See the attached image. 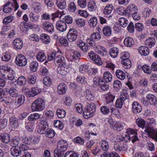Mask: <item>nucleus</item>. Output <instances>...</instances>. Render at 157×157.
Returning <instances> with one entry per match:
<instances>
[{"label": "nucleus", "mask_w": 157, "mask_h": 157, "mask_svg": "<svg viewBox=\"0 0 157 157\" xmlns=\"http://www.w3.org/2000/svg\"><path fill=\"white\" fill-rule=\"evenodd\" d=\"M112 76L111 73L108 71H105L103 74V80L106 82H109L111 81Z\"/></svg>", "instance_id": "nucleus-24"}, {"label": "nucleus", "mask_w": 157, "mask_h": 157, "mask_svg": "<svg viewBox=\"0 0 157 157\" xmlns=\"http://www.w3.org/2000/svg\"><path fill=\"white\" fill-rule=\"evenodd\" d=\"M88 56L96 64L99 65H102V63L101 58L94 52L91 51L88 53Z\"/></svg>", "instance_id": "nucleus-9"}, {"label": "nucleus", "mask_w": 157, "mask_h": 157, "mask_svg": "<svg viewBox=\"0 0 157 157\" xmlns=\"http://www.w3.org/2000/svg\"><path fill=\"white\" fill-rule=\"evenodd\" d=\"M15 63L17 66L23 67L27 63V60L25 57L21 54L18 55L15 59Z\"/></svg>", "instance_id": "nucleus-6"}, {"label": "nucleus", "mask_w": 157, "mask_h": 157, "mask_svg": "<svg viewBox=\"0 0 157 157\" xmlns=\"http://www.w3.org/2000/svg\"><path fill=\"white\" fill-rule=\"evenodd\" d=\"M45 135L47 137L49 138H52L55 136V132L52 129H48L46 131Z\"/></svg>", "instance_id": "nucleus-52"}, {"label": "nucleus", "mask_w": 157, "mask_h": 157, "mask_svg": "<svg viewBox=\"0 0 157 157\" xmlns=\"http://www.w3.org/2000/svg\"><path fill=\"white\" fill-rule=\"evenodd\" d=\"M41 115L38 113H34L30 114L28 117V120L31 121H36L40 118Z\"/></svg>", "instance_id": "nucleus-43"}, {"label": "nucleus", "mask_w": 157, "mask_h": 157, "mask_svg": "<svg viewBox=\"0 0 157 157\" xmlns=\"http://www.w3.org/2000/svg\"><path fill=\"white\" fill-rule=\"evenodd\" d=\"M101 38V36L99 33H94L90 35L89 38H87V41L90 46L94 47L95 45V42L100 40Z\"/></svg>", "instance_id": "nucleus-5"}, {"label": "nucleus", "mask_w": 157, "mask_h": 157, "mask_svg": "<svg viewBox=\"0 0 157 157\" xmlns=\"http://www.w3.org/2000/svg\"><path fill=\"white\" fill-rule=\"evenodd\" d=\"M56 62L57 63H60V64H62L63 63H66L64 57L58 55L57 54L55 59V62Z\"/></svg>", "instance_id": "nucleus-56"}, {"label": "nucleus", "mask_w": 157, "mask_h": 157, "mask_svg": "<svg viewBox=\"0 0 157 157\" xmlns=\"http://www.w3.org/2000/svg\"><path fill=\"white\" fill-rule=\"evenodd\" d=\"M136 123L138 127L142 128L147 135L155 141L157 142V130L152 127L145 126L144 121L141 118H138L136 120Z\"/></svg>", "instance_id": "nucleus-1"}, {"label": "nucleus", "mask_w": 157, "mask_h": 157, "mask_svg": "<svg viewBox=\"0 0 157 157\" xmlns=\"http://www.w3.org/2000/svg\"><path fill=\"white\" fill-rule=\"evenodd\" d=\"M3 61H8L11 59V55L9 52L3 53L1 57Z\"/></svg>", "instance_id": "nucleus-54"}, {"label": "nucleus", "mask_w": 157, "mask_h": 157, "mask_svg": "<svg viewBox=\"0 0 157 157\" xmlns=\"http://www.w3.org/2000/svg\"><path fill=\"white\" fill-rule=\"evenodd\" d=\"M67 90L66 85L64 83H61L58 86V93L60 94H64Z\"/></svg>", "instance_id": "nucleus-19"}, {"label": "nucleus", "mask_w": 157, "mask_h": 157, "mask_svg": "<svg viewBox=\"0 0 157 157\" xmlns=\"http://www.w3.org/2000/svg\"><path fill=\"white\" fill-rule=\"evenodd\" d=\"M6 90V92H9L10 95L13 97L16 98L19 94L18 91L14 87H11L10 89H7Z\"/></svg>", "instance_id": "nucleus-23"}, {"label": "nucleus", "mask_w": 157, "mask_h": 157, "mask_svg": "<svg viewBox=\"0 0 157 157\" xmlns=\"http://www.w3.org/2000/svg\"><path fill=\"white\" fill-rule=\"evenodd\" d=\"M119 53V49L116 47H113L109 50V55L111 57L113 58L117 57Z\"/></svg>", "instance_id": "nucleus-30"}, {"label": "nucleus", "mask_w": 157, "mask_h": 157, "mask_svg": "<svg viewBox=\"0 0 157 157\" xmlns=\"http://www.w3.org/2000/svg\"><path fill=\"white\" fill-rule=\"evenodd\" d=\"M17 97L16 99L15 104L18 107H19L24 103L25 99V97L23 95L19 94Z\"/></svg>", "instance_id": "nucleus-20"}, {"label": "nucleus", "mask_w": 157, "mask_h": 157, "mask_svg": "<svg viewBox=\"0 0 157 157\" xmlns=\"http://www.w3.org/2000/svg\"><path fill=\"white\" fill-rule=\"evenodd\" d=\"M45 102L41 98H39L35 100L31 106L33 111H40L43 110L45 107Z\"/></svg>", "instance_id": "nucleus-3"}, {"label": "nucleus", "mask_w": 157, "mask_h": 157, "mask_svg": "<svg viewBox=\"0 0 157 157\" xmlns=\"http://www.w3.org/2000/svg\"><path fill=\"white\" fill-rule=\"evenodd\" d=\"M76 24L79 27L83 26L85 25V21L82 19H78L76 20Z\"/></svg>", "instance_id": "nucleus-61"}, {"label": "nucleus", "mask_w": 157, "mask_h": 157, "mask_svg": "<svg viewBox=\"0 0 157 157\" xmlns=\"http://www.w3.org/2000/svg\"><path fill=\"white\" fill-rule=\"evenodd\" d=\"M13 46L15 49H21L23 45V42L20 39H16L13 42Z\"/></svg>", "instance_id": "nucleus-21"}, {"label": "nucleus", "mask_w": 157, "mask_h": 157, "mask_svg": "<svg viewBox=\"0 0 157 157\" xmlns=\"http://www.w3.org/2000/svg\"><path fill=\"white\" fill-rule=\"evenodd\" d=\"M119 24L123 27H126L128 24V21L124 17L120 18L119 19Z\"/></svg>", "instance_id": "nucleus-49"}, {"label": "nucleus", "mask_w": 157, "mask_h": 157, "mask_svg": "<svg viewBox=\"0 0 157 157\" xmlns=\"http://www.w3.org/2000/svg\"><path fill=\"white\" fill-rule=\"evenodd\" d=\"M36 58L37 60L40 62H43L46 59L45 54L43 52H39L37 54Z\"/></svg>", "instance_id": "nucleus-37"}, {"label": "nucleus", "mask_w": 157, "mask_h": 157, "mask_svg": "<svg viewBox=\"0 0 157 157\" xmlns=\"http://www.w3.org/2000/svg\"><path fill=\"white\" fill-rule=\"evenodd\" d=\"M40 39L42 42L45 44H48L50 43V41L49 36L45 33H43L41 35Z\"/></svg>", "instance_id": "nucleus-35"}, {"label": "nucleus", "mask_w": 157, "mask_h": 157, "mask_svg": "<svg viewBox=\"0 0 157 157\" xmlns=\"http://www.w3.org/2000/svg\"><path fill=\"white\" fill-rule=\"evenodd\" d=\"M146 98L151 105L155 106L157 104L156 97L154 94H147L146 96Z\"/></svg>", "instance_id": "nucleus-16"}, {"label": "nucleus", "mask_w": 157, "mask_h": 157, "mask_svg": "<svg viewBox=\"0 0 157 157\" xmlns=\"http://www.w3.org/2000/svg\"><path fill=\"white\" fill-rule=\"evenodd\" d=\"M40 91L41 89L38 87H33L29 92L28 95L30 97H34L39 94Z\"/></svg>", "instance_id": "nucleus-22"}, {"label": "nucleus", "mask_w": 157, "mask_h": 157, "mask_svg": "<svg viewBox=\"0 0 157 157\" xmlns=\"http://www.w3.org/2000/svg\"><path fill=\"white\" fill-rule=\"evenodd\" d=\"M8 69V71L3 74V77L5 79L12 80L14 79V77L13 75L14 71L10 67Z\"/></svg>", "instance_id": "nucleus-15"}, {"label": "nucleus", "mask_w": 157, "mask_h": 157, "mask_svg": "<svg viewBox=\"0 0 157 157\" xmlns=\"http://www.w3.org/2000/svg\"><path fill=\"white\" fill-rule=\"evenodd\" d=\"M113 128L115 130L119 131L123 129V126L119 122L115 121Z\"/></svg>", "instance_id": "nucleus-60"}, {"label": "nucleus", "mask_w": 157, "mask_h": 157, "mask_svg": "<svg viewBox=\"0 0 157 157\" xmlns=\"http://www.w3.org/2000/svg\"><path fill=\"white\" fill-rule=\"evenodd\" d=\"M113 148L116 151L119 152L126 151L128 149V147L126 144L118 142L114 144Z\"/></svg>", "instance_id": "nucleus-11"}, {"label": "nucleus", "mask_w": 157, "mask_h": 157, "mask_svg": "<svg viewBox=\"0 0 157 157\" xmlns=\"http://www.w3.org/2000/svg\"><path fill=\"white\" fill-rule=\"evenodd\" d=\"M124 43L125 46L130 47L134 44V41L132 38L127 37L124 39Z\"/></svg>", "instance_id": "nucleus-32"}, {"label": "nucleus", "mask_w": 157, "mask_h": 157, "mask_svg": "<svg viewBox=\"0 0 157 157\" xmlns=\"http://www.w3.org/2000/svg\"><path fill=\"white\" fill-rule=\"evenodd\" d=\"M9 121L12 127L17 128L19 125L18 120L13 115L10 117Z\"/></svg>", "instance_id": "nucleus-17"}, {"label": "nucleus", "mask_w": 157, "mask_h": 157, "mask_svg": "<svg viewBox=\"0 0 157 157\" xmlns=\"http://www.w3.org/2000/svg\"><path fill=\"white\" fill-rule=\"evenodd\" d=\"M2 101L4 102L7 105H11L14 102L12 98L10 96L5 97L2 100Z\"/></svg>", "instance_id": "nucleus-58"}, {"label": "nucleus", "mask_w": 157, "mask_h": 157, "mask_svg": "<svg viewBox=\"0 0 157 157\" xmlns=\"http://www.w3.org/2000/svg\"><path fill=\"white\" fill-rule=\"evenodd\" d=\"M36 77L34 75H29L27 77L28 82L30 85L35 84L36 82Z\"/></svg>", "instance_id": "nucleus-40"}, {"label": "nucleus", "mask_w": 157, "mask_h": 157, "mask_svg": "<svg viewBox=\"0 0 157 157\" xmlns=\"http://www.w3.org/2000/svg\"><path fill=\"white\" fill-rule=\"evenodd\" d=\"M100 144L104 151H106L109 149V144L106 140H101L100 143Z\"/></svg>", "instance_id": "nucleus-45"}, {"label": "nucleus", "mask_w": 157, "mask_h": 157, "mask_svg": "<svg viewBox=\"0 0 157 157\" xmlns=\"http://www.w3.org/2000/svg\"><path fill=\"white\" fill-rule=\"evenodd\" d=\"M57 116L59 118H64L66 116L65 111L63 109H57L56 111Z\"/></svg>", "instance_id": "nucleus-51"}, {"label": "nucleus", "mask_w": 157, "mask_h": 157, "mask_svg": "<svg viewBox=\"0 0 157 157\" xmlns=\"http://www.w3.org/2000/svg\"><path fill=\"white\" fill-rule=\"evenodd\" d=\"M37 123L40 124V127H48V125L45 118L42 117L37 121Z\"/></svg>", "instance_id": "nucleus-48"}, {"label": "nucleus", "mask_w": 157, "mask_h": 157, "mask_svg": "<svg viewBox=\"0 0 157 157\" xmlns=\"http://www.w3.org/2000/svg\"><path fill=\"white\" fill-rule=\"evenodd\" d=\"M43 82L44 85L47 86H49L52 84L51 80L49 77H45L43 79Z\"/></svg>", "instance_id": "nucleus-59"}, {"label": "nucleus", "mask_w": 157, "mask_h": 157, "mask_svg": "<svg viewBox=\"0 0 157 157\" xmlns=\"http://www.w3.org/2000/svg\"><path fill=\"white\" fill-rule=\"evenodd\" d=\"M26 78L23 76H20L17 80L18 84L21 86L25 85L26 84Z\"/></svg>", "instance_id": "nucleus-44"}, {"label": "nucleus", "mask_w": 157, "mask_h": 157, "mask_svg": "<svg viewBox=\"0 0 157 157\" xmlns=\"http://www.w3.org/2000/svg\"><path fill=\"white\" fill-rule=\"evenodd\" d=\"M41 25L44 30L50 33L54 32V27L53 25L48 21H45L43 22Z\"/></svg>", "instance_id": "nucleus-12"}, {"label": "nucleus", "mask_w": 157, "mask_h": 157, "mask_svg": "<svg viewBox=\"0 0 157 157\" xmlns=\"http://www.w3.org/2000/svg\"><path fill=\"white\" fill-rule=\"evenodd\" d=\"M56 27L58 30L62 32L66 30L67 26L65 22L60 20L56 22Z\"/></svg>", "instance_id": "nucleus-10"}, {"label": "nucleus", "mask_w": 157, "mask_h": 157, "mask_svg": "<svg viewBox=\"0 0 157 157\" xmlns=\"http://www.w3.org/2000/svg\"><path fill=\"white\" fill-rule=\"evenodd\" d=\"M129 14H132L137 11V8L134 5H130L128 6Z\"/></svg>", "instance_id": "nucleus-50"}, {"label": "nucleus", "mask_w": 157, "mask_h": 157, "mask_svg": "<svg viewBox=\"0 0 157 157\" xmlns=\"http://www.w3.org/2000/svg\"><path fill=\"white\" fill-rule=\"evenodd\" d=\"M56 4L61 9L65 8L66 6V3L64 0H56Z\"/></svg>", "instance_id": "nucleus-47"}, {"label": "nucleus", "mask_w": 157, "mask_h": 157, "mask_svg": "<svg viewBox=\"0 0 157 157\" xmlns=\"http://www.w3.org/2000/svg\"><path fill=\"white\" fill-rule=\"evenodd\" d=\"M57 72L58 74L62 75H66L69 72L68 66L66 63H63L59 65L57 69Z\"/></svg>", "instance_id": "nucleus-7"}, {"label": "nucleus", "mask_w": 157, "mask_h": 157, "mask_svg": "<svg viewBox=\"0 0 157 157\" xmlns=\"http://www.w3.org/2000/svg\"><path fill=\"white\" fill-rule=\"evenodd\" d=\"M113 9V6L111 4H108L103 10V13L105 14H109L111 13Z\"/></svg>", "instance_id": "nucleus-39"}, {"label": "nucleus", "mask_w": 157, "mask_h": 157, "mask_svg": "<svg viewBox=\"0 0 157 157\" xmlns=\"http://www.w3.org/2000/svg\"><path fill=\"white\" fill-rule=\"evenodd\" d=\"M89 23L91 27H94L97 25L98 20L95 17H91L89 20Z\"/></svg>", "instance_id": "nucleus-53"}, {"label": "nucleus", "mask_w": 157, "mask_h": 157, "mask_svg": "<svg viewBox=\"0 0 157 157\" xmlns=\"http://www.w3.org/2000/svg\"><path fill=\"white\" fill-rule=\"evenodd\" d=\"M96 105L94 104H91L87 105L83 111V116L85 118L92 117L95 111Z\"/></svg>", "instance_id": "nucleus-4"}, {"label": "nucleus", "mask_w": 157, "mask_h": 157, "mask_svg": "<svg viewBox=\"0 0 157 157\" xmlns=\"http://www.w3.org/2000/svg\"><path fill=\"white\" fill-rule=\"evenodd\" d=\"M29 16L31 21L33 22L36 23L39 19L40 16L33 12H31Z\"/></svg>", "instance_id": "nucleus-38"}, {"label": "nucleus", "mask_w": 157, "mask_h": 157, "mask_svg": "<svg viewBox=\"0 0 157 157\" xmlns=\"http://www.w3.org/2000/svg\"><path fill=\"white\" fill-rule=\"evenodd\" d=\"M64 157H78V155L74 151H67L64 154Z\"/></svg>", "instance_id": "nucleus-57"}, {"label": "nucleus", "mask_w": 157, "mask_h": 157, "mask_svg": "<svg viewBox=\"0 0 157 157\" xmlns=\"http://www.w3.org/2000/svg\"><path fill=\"white\" fill-rule=\"evenodd\" d=\"M98 50L96 52L102 56H105L107 55V50L104 47L98 46L97 47Z\"/></svg>", "instance_id": "nucleus-31"}, {"label": "nucleus", "mask_w": 157, "mask_h": 157, "mask_svg": "<svg viewBox=\"0 0 157 157\" xmlns=\"http://www.w3.org/2000/svg\"><path fill=\"white\" fill-rule=\"evenodd\" d=\"M126 132L128 133V135L131 137V140L133 143L138 140V139L137 136V130L136 129H132L129 128H128Z\"/></svg>", "instance_id": "nucleus-13"}, {"label": "nucleus", "mask_w": 157, "mask_h": 157, "mask_svg": "<svg viewBox=\"0 0 157 157\" xmlns=\"http://www.w3.org/2000/svg\"><path fill=\"white\" fill-rule=\"evenodd\" d=\"M124 102V101L121 98H119L117 99L116 102V106L117 107L121 108Z\"/></svg>", "instance_id": "nucleus-62"}, {"label": "nucleus", "mask_w": 157, "mask_h": 157, "mask_svg": "<svg viewBox=\"0 0 157 157\" xmlns=\"http://www.w3.org/2000/svg\"><path fill=\"white\" fill-rule=\"evenodd\" d=\"M0 139L2 142L5 143H8L10 140L9 135L4 132L1 134L0 136Z\"/></svg>", "instance_id": "nucleus-28"}, {"label": "nucleus", "mask_w": 157, "mask_h": 157, "mask_svg": "<svg viewBox=\"0 0 157 157\" xmlns=\"http://www.w3.org/2000/svg\"><path fill=\"white\" fill-rule=\"evenodd\" d=\"M107 83L104 82L102 78H100L98 80V84L103 91H106L108 89L109 85Z\"/></svg>", "instance_id": "nucleus-26"}, {"label": "nucleus", "mask_w": 157, "mask_h": 157, "mask_svg": "<svg viewBox=\"0 0 157 157\" xmlns=\"http://www.w3.org/2000/svg\"><path fill=\"white\" fill-rule=\"evenodd\" d=\"M155 43L156 41L155 38L153 37L148 38L145 42V44L150 48L154 46Z\"/></svg>", "instance_id": "nucleus-29"}, {"label": "nucleus", "mask_w": 157, "mask_h": 157, "mask_svg": "<svg viewBox=\"0 0 157 157\" xmlns=\"http://www.w3.org/2000/svg\"><path fill=\"white\" fill-rule=\"evenodd\" d=\"M77 44L80 49L83 52H86L88 50V45L83 41H79L77 42Z\"/></svg>", "instance_id": "nucleus-27"}, {"label": "nucleus", "mask_w": 157, "mask_h": 157, "mask_svg": "<svg viewBox=\"0 0 157 157\" xmlns=\"http://www.w3.org/2000/svg\"><path fill=\"white\" fill-rule=\"evenodd\" d=\"M10 151L11 154L14 157L19 156L21 153V150L18 146H15L12 147Z\"/></svg>", "instance_id": "nucleus-18"}, {"label": "nucleus", "mask_w": 157, "mask_h": 157, "mask_svg": "<svg viewBox=\"0 0 157 157\" xmlns=\"http://www.w3.org/2000/svg\"><path fill=\"white\" fill-rule=\"evenodd\" d=\"M67 38L69 41H74L77 38L78 33L77 31L74 29H70L67 35Z\"/></svg>", "instance_id": "nucleus-8"}, {"label": "nucleus", "mask_w": 157, "mask_h": 157, "mask_svg": "<svg viewBox=\"0 0 157 157\" xmlns=\"http://www.w3.org/2000/svg\"><path fill=\"white\" fill-rule=\"evenodd\" d=\"M68 147V144L65 140H59L57 143V149L54 151V157H64V152Z\"/></svg>", "instance_id": "nucleus-2"}, {"label": "nucleus", "mask_w": 157, "mask_h": 157, "mask_svg": "<svg viewBox=\"0 0 157 157\" xmlns=\"http://www.w3.org/2000/svg\"><path fill=\"white\" fill-rule=\"evenodd\" d=\"M38 66V63L36 61H33L30 64V69L33 72H35L37 71Z\"/></svg>", "instance_id": "nucleus-42"}, {"label": "nucleus", "mask_w": 157, "mask_h": 157, "mask_svg": "<svg viewBox=\"0 0 157 157\" xmlns=\"http://www.w3.org/2000/svg\"><path fill=\"white\" fill-rule=\"evenodd\" d=\"M102 32L103 34L106 36H109L112 33V29L109 26H107L104 27L102 29Z\"/></svg>", "instance_id": "nucleus-41"}, {"label": "nucleus", "mask_w": 157, "mask_h": 157, "mask_svg": "<svg viewBox=\"0 0 157 157\" xmlns=\"http://www.w3.org/2000/svg\"><path fill=\"white\" fill-rule=\"evenodd\" d=\"M148 153H144L141 152H138L136 153L134 155V157H148Z\"/></svg>", "instance_id": "nucleus-64"}, {"label": "nucleus", "mask_w": 157, "mask_h": 157, "mask_svg": "<svg viewBox=\"0 0 157 157\" xmlns=\"http://www.w3.org/2000/svg\"><path fill=\"white\" fill-rule=\"evenodd\" d=\"M140 53L143 55L147 56L149 53V50L147 47L142 46L140 47L138 49Z\"/></svg>", "instance_id": "nucleus-33"}, {"label": "nucleus", "mask_w": 157, "mask_h": 157, "mask_svg": "<svg viewBox=\"0 0 157 157\" xmlns=\"http://www.w3.org/2000/svg\"><path fill=\"white\" fill-rule=\"evenodd\" d=\"M113 86L116 90H119L122 88V84L119 81L115 80L113 82Z\"/></svg>", "instance_id": "nucleus-55"}, {"label": "nucleus", "mask_w": 157, "mask_h": 157, "mask_svg": "<svg viewBox=\"0 0 157 157\" xmlns=\"http://www.w3.org/2000/svg\"><path fill=\"white\" fill-rule=\"evenodd\" d=\"M132 109L135 114L140 113L142 110V107L140 104L137 101H133L132 104Z\"/></svg>", "instance_id": "nucleus-14"}, {"label": "nucleus", "mask_w": 157, "mask_h": 157, "mask_svg": "<svg viewBox=\"0 0 157 157\" xmlns=\"http://www.w3.org/2000/svg\"><path fill=\"white\" fill-rule=\"evenodd\" d=\"M84 94L86 98L88 100L90 101L94 100V96L92 94L90 90H85L84 91Z\"/></svg>", "instance_id": "nucleus-25"}, {"label": "nucleus", "mask_w": 157, "mask_h": 157, "mask_svg": "<svg viewBox=\"0 0 157 157\" xmlns=\"http://www.w3.org/2000/svg\"><path fill=\"white\" fill-rule=\"evenodd\" d=\"M115 74L117 77L120 80H124L125 78V73L121 70H117Z\"/></svg>", "instance_id": "nucleus-36"}, {"label": "nucleus", "mask_w": 157, "mask_h": 157, "mask_svg": "<svg viewBox=\"0 0 157 157\" xmlns=\"http://www.w3.org/2000/svg\"><path fill=\"white\" fill-rule=\"evenodd\" d=\"M121 63L124 67L125 69L130 68L131 67V62L129 59L122 60Z\"/></svg>", "instance_id": "nucleus-46"}, {"label": "nucleus", "mask_w": 157, "mask_h": 157, "mask_svg": "<svg viewBox=\"0 0 157 157\" xmlns=\"http://www.w3.org/2000/svg\"><path fill=\"white\" fill-rule=\"evenodd\" d=\"M88 7L89 10L90 11L95 10L97 8L96 3L93 0H90L89 1Z\"/></svg>", "instance_id": "nucleus-34"}, {"label": "nucleus", "mask_w": 157, "mask_h": 157, "mask_svg": "<svg viewBox=\"0 0 157 157\" xmlns=\"http://www.w3.org/2000/svg\"><path fill=\"white\" fill-rule=\"evenodd\" d=\"M54 125L55 127L58 128L60 129H62L63 128V124L60 121H54Z\"/></svg>", "instance_id": "nucleus-63"}]
</instances>
